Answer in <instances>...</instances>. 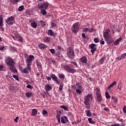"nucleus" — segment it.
Wrapping results in <instances>:
<instances>
[{
	"mask_svg": "<svg viewBox=\"0 0 126 126\" xmlns=\"http://www.w3.org/2000/svg\"><path fill=\"white\" fill-rule=\"evenodd\" d=\"M79 23L77 22L76 23H74L72 28V32L73 33H76L78 32V31H79Z\"/></svg>",
	"mask_w": 126,
	"mask_h": 126,
	"instance_id": "f257e3e1",
	"label": "nucleus"
},
{
	"mask_svg": "<svg viewBox=\"0 0 126 126\" xmlns=\"http://www.w3.org/2000/svg\"><path fill=\"white\" fill-rule=\"evenodd\" d=\"M103 37L108 45H110L114 42V39L112 38L111 35L103 36Z\"/></svg>",
	"mask_w": 126,
	"mask_h": 126,
	"instance_id": "f03ea898",
	"label": "nucleus"
},
{
	"mask_svg": "<svg viewBox=\"0 0 126 126\" xmlns=\"http://www.w3.org/2000/svg\"><path fill=\"white\" fill-rule=\"evenodd\" d=\"M40 4H38L37 6L38 8L39 9H47L49 7V2H46L45 3H43L42 4L40 5Z\"/></svg>",
	"mask_w": 126,
	"mask_h": 126,
	"instance_id": "7ed1b4c3",
	"label": "nucleus"
},
{
	"mask_svg": "<svg viewBox=\"0 0 126 126\" xmlns=\"http://www.w3.org/2000/svg\"><path fill=\"white\" fill-rule=\"evenodd\" d=\"M32 60H34V56L33 55H30L29 57L26 59V62L27 63V66H30Z\"/></svg>",
	"mask_w": 126,
	"mask_h": 126,
	"instance_id": "20e7f679",
	"label": "nucleus"
},
{
	"mask_svg": "<svg viewBox=\"0 0 126 126\" xmlns=\"http://www.w3.org/2000/svg\"><path fill=\"white\" fill-rule=\"evenodd\" d=\"M64 68L68 72H69L70 73H75V72H76V70L74 68H70L69 65H66L64 66Z\"/></svg>",
	"mask_w": 126,
	"mask_h": 126,
	"instance_id": "39448f33",
	"label": "nucleus"
},
{
	"mask_svg": "<svg viewBox=\"0 0 126 126\" xmlns=\"http://www.w3.org/2000/svg\"><path fill=\"white\" fill-rule=\"evenodd\" d=\"M5 22L7 23L8 25H13L14 23V18L13 17L11 16L6 20Z\"/></svg>",
	"mask_w": 126,
	"mask_h": 126,
	"instance_id": "423d86ee",
	"label": "nucleus"
},
{
	"mask_svg": "<svg viewBox=\"0 0 126 126\" xmlns=\"http://www.w3.org/2000/svg\"><path fill=\"white\" fill-rule=\"evenodd\" d=\"M74 51H73L72 50L70 49L68 51H67V57L68 58L73 60V59H74Z\"/></svg>",
	"mask_w": 126,
	"mask_h": 126,
	"instance_id": "0eeeda50",
	"label": "nucleus"
},
{
	"mask_svg": "<svg viewBox=\"0 0 126 126\" xmlns=\"http://www.w3.org/2000/svg\"><path fill=\"white\" fill-rule=\"evenodd\" d=\"M6 59H7V61H6L7 65L10 66L11 65H14L15 63L13 59L10 58H7Z\"/></svg>",
	"mask_w": 126,
	"mask_h": 126,
	"instance_id": "6e6552de",
	"label": "nucleus"
},
{
	"mask_svg": "<svg viewBox=\"0 0 126 126\" xmlns=\"http://www.w3.org/2000/svg\"><path fill=\"white\" fill-rule=\"evenodd\" d=\"M90 49H91V53L92 55H94V53H95V51H96V44L92 43L89 45Z\"/></svg>",
	"mask_w": 126,
	"mask_h": 126,
	"instance_id": "1a4fd4ad",
	"label": "nucleus"
},
{
	"mask_svg": "<svg viewBox=\"0 0 126 126\" xmlns=\"http://www.w3.org/2000/svg\"><path fill=\"white\" fill-rule=\"evenodd\" d=\"M51 77L53 80L56 82L57 84H60V83H61V82L58 80V77H57L55 74H51Z\"/></svg>",
	"mask_w": 126,
	"mask_h": 126,
	"instance_id": "9d476101",
	"label": "nucleus"
},
{
	"mask_svg": "<svg viewBox=\"0 0 126 126\" xmlns=\"http://www.w3.org/2000/svg\"><path fill=\"white\" fill-rule=\"evenodd\" d=\"M90 99L91 100L93 99V98L92 97V94H88L85 97V100L84 102L89 103V102H90Z\"/></svg>",
	"mask_w": 126,
	"mask_h": 126,
	"instance_id": "9b49d317",
	"label": "nucleus"
},
{
	"mask_svg": "<svg viewBox=\"0 0 126 126\" xmlns=\"http://www.w3.org/2000/svg\"><path fill=\"white\" fill-rule=\"evenodd\" d=\"M9 69L12 71V72L17 73V69H16V67L14 66V64L9 66Z\"/></svg>",
	"mask_w": 126,
	"mask_h": 126,
	"instance_id": "f8f14e48",
	"label": "nucleus"
},
{
	"mask_svg": "<svg viewBox=\"0 0 126 126\" xmlns=\"http://www.w3.org/2000/svg\"><path fill=\"white\" fill-rule=\"evenodd\" d=\"M29 71H31V66H27L24 69V73H29Z\"/></svg>",
	"mask_w": 126,
	"mask_h": 126,
	"instance_id": "ddd939ff",
	"label": "nucleus"
},
{
	"mask_svg": "<svg viewBox=\"0 0 126 126\" xmlns=\"http://www.w3.org/2000/svg\"><path fill=\"white\" fill-rule=\"evenodd\" d=\"M96 100L98 103H101L102 102V100H103V98H102V95L101 94H99L97 95H96Z\"/></svg>",
	"mask_w": 126,
	"mask_h": 126,
	"instance_id": "4468645a",
	"label": "nucleus"
},
{
	"mask_svg": "<svg viewBox=\"0 0 126 126\" xmlns=\"http://www.w3.org/2000/svg\"><path fill=\"white\" fill-rule=\"evenodd\" d=\"M48 32V35H49V36H51V37H56V35H57V33H54L52 30H49Z\"/></svg>",
	"mask_w": 126,
	"mask_h": 126,
	"instance_id": "2eb2a0df",
	"label": "nucleus"
},
{
	"mask_svg": "<svg viewBox=\"0 0 126 126\" xmlns=\"http://www.w3.org/2000/svg\"><path fill=\"white\" fill-rule=\"evenodd\" d=\"M122 40H123V38H122V37H120L118 39L116 40L114 43V45H116V46H118V45L120 44V42H121Z\"/></svg>",
	"mask_w": 126,
	"mask_h": 126,
	"instance_id": "dca6fc26",
	"label": "nucleus"
},
{
	"mask_svg": "<svg viewBox=\"0 0 126 126\" xmlns=\"http://www.w3.org/2000/svg\"><path fill=\"white\" fill-rule=\"evenodd\" d=\"M37 113H38V111H37L36 109H32V116L33 117H35L37 115Z\"/></svg>",
	"mask_w": 126,
	"mask_h": 126,
	"instance_id": "f3484780",
	"label": "nucleus"
},
{
	"mask_svg": "<svg viewBox=\"0 0 126 126\" xmlns=\"http://www.w3.org/2000/svg\"><path fill=\"white\" fill-rule=\"evenodd\" d=\"M3 26V19L2 18V15H0V27Z\"/></svg>",
	"mask_w": 126,
	"mask_h": 126,
	"instance_id": "a211bd4d",
	"label": "nucleus"
},
{
	"mask_svg": "<svg viewBox=\"0 0 126 126\" xmlns=\"http://www.w3.org/2000/svg\"><path fill=\"white\" fill-rule=\"evenodd\" d=\"M109 33H110V30L106 29L105 32H103V36L110 35V34H109Z\"/></svg>",
	"mask_w": 126,
	"mask_h": 126,
	"instance_id": "6ab92c4d",
	"label": "nucleus"
},
{
	"mask_svg": "<svg viewBox=\"0 0 126 126\" xmlns=\"http://www.w3.org/2000/svg\"><path fill=\"white\" fill-rule=\"evenodd\" d=\"M117 83L116 82V81H114L112 84H111L108 87H107V89H110V88H113V87H114V86H115V85H116V84Z\"/></svg>",
	"mask_w": 126,
	"mask_h": 126,
	"instance_id": "aec40b11",
	"label": "nucleus"
},
{
	"mask_svg": "<svg viewBox=\"0 0 126 126\" xmlns=\"http://www.w3.org/2000/svg\"><path fill=\"white\" fill-rule=\"evenodd\" d=\"M126 57V53H124V54H122L121 56H119L118 57V60H123V59H125Z\"/></svg>",
	"mask_w": 126,
	"mask_h": 126,
	"instance_id": "412c9836",
	"label": "nucleus"
},
{
	"mask_svg": "<svg viewBox=\"0 0 126 126\" xmlns=\"http://www.w3.org/2000/svg\"><path fill=\"white\" fill-rule=\"evenodd\" d=\"M81 62L84 63H87V59L85 57H82L81 58Z\"/></svg>",
	"mask_w": 126,
	"mask_h": 126,
	"instance_id": "4be33fe9",
	"label": "nucleus"
},
{
	"mask_svg": "<svg viewBox=\"0 0 126 126\" xmlns=\"http://www.w3.org/2000/svg\"><path fill=\"white\" fill-rule=\"evenodd\" d=\"M31 26L32 27V28H37V23L35 22L31 23Z\"/></svg>",
	"mask_w": 126,
	"mask_h": 126,
	"instance_id": "5701e85b",
	"label": "nucleus"
},
{
	"mask_svg": "<svg viewBox=\"0 0 126 126\" xmlns=\"http://www.w3.org/2000/svg\"><path fill=\"white\" fill-rule=\"evenodd\" d=\"M95 91H96V95H101V91H100V89L99 88H96Z\"/></svg>",
	"mask_w": 126,
	"mask_h": 126,
	"instance_id": "b1692460",
	"label": "nucleus"
},
{
	"mask_svg": "<svg viewBox=\"0 0 126 126\" xmlns=\"http://www.w3.org/2000/svg\"><path fill=\"white\" fill-rule=\"evenodd\" d=\"M86 113H87V117H92V114L91 113V111H90V110H86Z\"/></svg>",
	"mask_w": 126,
	"mask_h": 126,
	"instance_id": "393cba45",
	"label": "nucleus"
},
{
	"mask_svg": "<svg viewBox=\"0 0 126 126\" xmlns=\"http://www.w3.org/2000/svg\"><path fill=\"white\" fill-rule=\"evenodd\" d=\"M105 60H106L105 57H103L101 59H100V60L99 61V62L100 64H103V63H104Z\"/></svg>",
	"mask_w": 126,
	"mask_h": 126,
	"instance_id": "a878e982",
	"label": "nucleus"
},
{
	"mask_svg": "<svg viewBox=\"0 0 126 126\" xmlns=\"http://www.w3.org/2000/svg\"><path fill=\"white\" fill-rule=\"evenodd\" d=\"M25 95L28 98H30L32 96V93L27 92L25 94Z\"/></svg>",
	"mask_w": 126,
	"mask_h": 126,
	"instance_id": "bb28decb",
	"label": "nucleus"
},
{
	"mask_svg": "<svg viewBox=\"0 0 126 126\" xmlns=\"http://www.w3.org/2000/svg\"><path fill=\"white\" fill-rule=\"evenodd\" d=\"M56 119L58 120V123H61V116H60V114H59V113H57V114Z\"/></svg>",
	"mask_w": 126,
	"mask_h": 126,
	"instance_id": "cd10ccee",
	"label": "nucleus"
},
{
	"mask_svg": "<svg viewBox=\"0 0 126 126\" xmlns=\"http://www.w3.org/2000/svg\"><path fill=\"white\" fill-rule=\"evenodd\" d=\"M46 89V91H50V90H51L52 89V87H51L49 85H47L46 86V89Z\"/></svg>",
	"mask_w": 126,
	"mask_h": 126,
	"instance_id": "c85d7f7f",
	"label": "nucleus"
},
{
	"mask_svg": "<svg viewBox=\"0 0 126 126\" xmlns=\"http://www.w3.org/2000/svg\"><path fill=\"white\" fill-rule=\"evenodd\" d=\"M84 104L86 105L87 109H90V104H89V102H84Z\"/></svg>",
	"mask_w": 126,
	"mask_h": 126,
	"instance_id": "c756f323",
	"label": "nucleus"
},
{
	"mask_svg": "<svg viewBox=\"0 0 126 126\" xmlns=\"http://www.w3.org/2000/svg\"><path fill=\"white\" fill-rule=\"evenodd\" d=\"M39 22L41 23V27H45V26H46V23H45L44 21H43L42 20H40L39 21Z\"/></svg>",
	"mask_w": 126,
	"mask_h": 126,
	"instance_id": "7c9ffc66",
	"label": "nucleus"
},
{
	"mask_svg": "<svg viewBox=\"0 0 126 126\" xmlns=\"http://www.w3.org/2000/svg\"><path fill=\"white\" fill-rule=\"evenodd\" d=\"M10 1L12 3H17V2L20 1V0H10Z\"/></svg>",
	"mask_w": 126,
	"mask_h": 126,
	"instance_id": "2f4dec72",
	"label": "nucleus"
},
{
	"mask_svg": "<svg viewBox=\"0 0 126 126\" xmlns=\"http://www.w3.org/2000/svg\"><path fill=\"white\" fill-rule=\"evenodd\" d=\"M79 89H79V88H76V92L77 94H81L82 92L81 90H79Z\"/></svg>",
	"mask_w": 126,
	"mask_h": 126,
	"instance_id": "473e14b6",
	"label": "nucleus"
},
{
	"mask_svg": "<svg viewBox=\"0 0 126 126\" xmlns=\"http://www.w3.org/2000/svg\"><path fill=\"white\" fill-rule=\"evenodd\" d=\"M38 47L39 48V49H45L46 48V45L41 44L38 46Z\"/></svg>",
	"mask_w": 126,
	"mask_h": 126,
	"instance_id": "72a5a7b5",
	"label": "nucleus"
},
{
	"mask_svg": "<svg viewBox=\"0 0 126 126\" xmlns=\"http://www.w3.org/2000/svg\"><path fill=\"white\" fill-rule=\"evenodd\" d=\"M41 12L43 15H46L47 14V11H46V9H45L41 10Z\"/></svg>",
	"mask_w": 126,
	"mask_h": 126,
	"instance_id": "f704fd0d",
	"label": "nucleus"
},
{
	"mask_svg": "<svg viewBox=\"0 0 126 126\" xmlns=\"http://www.w3.org/2000/svg\"><path fill=\"white\" fill-rule=\"evenodd\" d=\"M105 97L106 99H110L111 98V95L109 94V93L108 92L105 93Z\"/></svg>",
	"mask_w": 126,
	"mask_h": 126,
	"instance_id": "c9c22d12",
	"label": "nucleus"
},
{
	"mask_svg": "<svg viewBox=\"0 0 126 126\" xmlns=\"http://www.w3.org/2000/svg\"><path fill=\"white\" fill-rule=\"evenodd\" d=\"M76 86H77L78 87L77 88H79V89H82V87L80 85V84L79 83H77L76 84Z\"/></svg>",
	"mask_w": 126,
	"mask_h": 126,
	"instance_id": "e433bc0d",
	"label": "nucleus"
},
{
	"mask_svg": "<svg viewBox=\"0 0 126 126\" xmlns=\"http://www.w3.org/2000/svg\"><path fill=\"white\" fill-rule=\"evenodd\" d=\"M23 9H24V5L20 6L18 8L19 11H22Z\"/></svg>",
	"mask_w": 126,
	"mask_h": 126,
	"instance_id": "4c0bfd02",
	"label": "nucleus"
},
{
	"mask_svg": "<svg viewBox=\"0 0 126 126\" xmlns=\"http://www.w3.org/2000/svg\"><path fill=\"white\" fill-rule=\"evenodd\" d=\"M88 121L90 124H92L93 125H94V124H95V122L92 121V118H89Z\"/></svg>",
	"mask_w": 126,
	"mask_h": 126,
	"instance_id": "58836bf2",
	"label": "nucleus"
},
{
	"mask_svg": "<svg viewBox=\"0 0 126 126\" xmlns=\"http://www.w3.org/2000/svg\"><path fill=\"white\" fill-rule=\"evenodd\" d=\"M13 78H15V79H16V80H17V81H19V78L18 77V76H17L16 75H13Z\"/></svg>",
	"mask_w": 126,
	"mask_h": 126,
	"instance_id": "ea45409f",
	"label": "nucleus"
},
{
	"mask_svg": "<svg viewBox=\"0 0 126 126\" xmlns=\"http://www.w3.org/2000/svg\"><path fill=\"white\" fill-rule=\"evenodd\" d=\"M36 65L38 67H40V68L42 67V65L41 64V63L39 62H36Z\"/></svg>",
	"mask_w": 126,
	"mask_h": 126,
	"instance_id": "a19ab883",
	"label": "nucleus"
},
{
	"mask_svg": "<svg viewBox=\"0 0 126 126\" xmlns=\"http://www.w3.org/2000/svg\"><path fill=\"white\" fill-rule=\"evenodd\" d=\"M83 32H89V28H85L83 29Z\"/></svg>",
	"mask_w": 126,
	"mask_h": 126,
	"instance_id": "79ce46f5",
	"label": "nucleus"
},
{
	"mask_svg": "<svg viewBox=\"0 0 126 126\" xmlns=\"http://www.w3.org/2000/svg\"><path fill=\"white\" fill-rule=\"evenodd\" d=\"M62 109H63L65 110V111H67V110H68V108H67V107H65V106L64 105H62L61 106Z\"/></svg>",
	"mask_w": 126,
	"mask_h": 126,
	"instance_id": "37998d69",
	"label": "nucleus"
},
{
	"mask_svg": "<svg viewBox=\"0 0 126 126\" xmlns=\"http://www.w3.org/2000/svg\"><path fill=\"white\" fill-rule=\"evenodd\" d=\"M61 123H62V124H65V120H64V117H61Z\"/></svg>",
	"mask_w": 126,
	"mask_h": 126,
	"instance_id": "c03bdc74",
	"label": "nucleus"
},
{
	"mask_svg": "<svg viewBox=\"0 0 126 126\" xmlns=\"http://www.w3.org/2000/svg\"><path fill=\"white\" fill-rule=\"evenodd\" d=\"M14 35L15 37L17 38V39L19 38V37H20L21 36L19 34H18V32H16Z\"/></svg>",
	"mask_w": 126,
	"mask_h": 126,
	"instance_id": "a18cd8bd",
	"label": "nucleus"
},
{
	"mask_svg": "<svg viewBox=\"0 0 126 126\" xmlns=\"http://www.w3.org/2000/svg\"><path fill=\"white\" fill-rule=\"evenodd\" d=\"M42 115H47L48 114V111L46 110H43L42 112Z\"/></svg>",
	"mask_w": 126,
	"mask_h": 126,
	"instance_id": "49530a36",
	"label": "nucleus"
},
{
	"mask_svg": "<svg viewBox=\"0 0 126 126\" xmlns=\"http://www.w3.org/2000/svg\"><path fill=\"white\" fill-rule=\"evenodd\" d=\"M63 84H61L60 85V87H59V90L60 91H62V90H63Z\"/></svg>",
	"mask_w": 126,
	"mask_h": 126,
	"instance_id": "de8ad7c7",
	"label": "nucleus"
},
{
	"mask_svg": "<svg viewBox=\"0 0 126 126\" xmlns=\"http://www.w3.org/2000/svg\"><path fill=\"white\" fill-rule=\"evenodd\" d=\"M117 126H126V123H125V122L121 123V125H120L119 124H117Z\"/></svg>",
	"mask_w": 126,
	"mask_h": 126,
	"instance_id": "09e8293b",
	"label": "nucleus"
},
{
	"mask_svg": "<svg viewBox=\"0 0 126 126\" xmlns=\"http://www.w3.org/2000/svg\"><path fill=\"white\" fill-rule=\"evenodd\" d=\"M94 43H99V39L98 38H94Z\"/></svg>",
	"mask_w": 126,
	"mask_h": 126,
	"instance_id": "8fccbe9b",
	"label": "nucleus"
},
{
	"mask_svg": "<svg viewBox=\"0 0 126 126\" xmlns=\"http://www.w3.org/2000/svg\"><path fill=\"white\" fill-rule=\"evenodd\" d=\"M27 88H29V89H33V87L31 86V85H27Z\"/></svg>",
	"mask_w": 126,
	"mask_h": 126,
	"instance_id": "3c124183",
	"label": "nucleus"
},
{
	"mask_svg": "<svg viewBox=\"0 0 126 126\" xmlns=\"http://www.w3.org/2000/svg\"><path fill=\"white\" fill-rule=\"evenodd\" d=\"M59 78H64V75L63 74H61L59 76Z\"/></svg>",
	"mask_w": 126,
	"mask_h": 126,
	"instance_id": "603ef678",
	"label": "nucleus"
},
{
	"mask_svg": "<svg viewBox=\"0 0 126 126\" xmlns=\"http://www.w3.org/2000/svg\"><path fill=\"white\" fill-rule=\"evenodd\" d=\"M17 39L18 40L19 42H22V41H23V40L22 39V37H21V36L18 37Z\"/></svg>",
	"mask_w": 126,
	"mask_h": 126,
	"instance_id": "864d4df0",
	"label": "nucleus"
},
{
	"mask_svg": "<svg viewBox=\"0 0 126 126\" xmlns=\"http://www.w3.org/2000/svg\"><path fill=\"white\" fill-rule=\"evenodd\" d=\"M50 51L51 53L53 54V55H54V54H55V52H56V50H55V49H51L50 50Z\"/></svg>",
	"mask_w": 126,
	"mask_h": 126,
	"instance_id": "5fc2aeb1",
	"label": "nucleus"
},
{
	"mask_svg": "<svg viewBox=\"0 0 126 126\" xmlns=\"http://www.w3.org/2000/svg\"><path fill=\"white\" fill-rule=\"evenodd\" d=\"M95 31V30L93 28H91V29L89 28V32H94Z\"/></svg>",
	"mask_w": 126,
	"mask_h": 126,
	"instance_id": "6e6d98bb",
	"label": "nucleus"
},
{
	"mask_svg": "<svg viewBox=\"0 0 126 126\" xmlns=\"http://www.w3.org/2000/svg\"><path fill=\"white\" fill-rule=\"evenodd\" d=\"M64 119L65 120V121L66 123H67L68 122V119H67V117L64 116H63Z\"/></svg>",
	"mask_w": 126,
	"mask_h": 126,
	"instance_id": "4d7b16f0",
	"label": "nucleus"
},
{
	"mask_svg": "<svg viewBox=\"0 0 126 126\" xmlns=\"http://www.w3.org/2000/svg\"><path fill=\"white\" fill-rule=\"evenodd\" d=\"M123 112L125 114H126V106H124L123 107Z\"/></svg>",
	"mask_w": 126,
	"mask_h": 126,
	"instance_id": "13d9d810",
	"label": "nucleus"
},
{
	"mask_svg": "<svg viewBox=\"0 0 126 126\" xmlns=\"http://www.w3.org/2000/svg\"><path fill=\"white\" fill-rule=\"evenodd\" d=\"M18 119H19V117H16V118L14 119L15 123H17Z\"/></svg>",
	"mask_w": 126,
	"mask_h": 126,
	"instance_id": "bf43d9fd",
	"label": "nucleus"
},
{
	"mask_svg": "<svg viewBox=\"0 0 126 126\" xmlns=\"http://www.w3.org/2000/svg\"><path fill=\"white\" fill-rule=\"evenodd\" d=\"M20 70V71L22 72V73H24V69L21 68V67H19Z\"/></svg>",
	"mask_w": 126,
	"mask_h": 126,
	"instance_id": "052dcab7",
	"label": "nucleus"
},
{
	"mask_svg": "<svg viewBox=\"0 0 126 126\" xmlns=\"http://www.w3.org/2000/svg\"><path fill=\"white\" fill-rule=\"evenodd\" d=\"M46 79L48 81H51L52 80V78L51 77L48 76L46 77Z\"/></svg>",
	"mask_w": 126,
	"mask_h": 126,
	"instance_id": "680f3d73",
	"label": "nucleus"
},
{
	"mask_svg": "<svg viewBox=\"0 0 126 126\" xmlns=\"http://www.w3.org/2000/svg\"><path fill=\"white\" fill-rule=\"evenodd\" d=\"M51 26L52 27H56V26H57V25L54 23H51Z\"/></svg>",
	"mask_w": 126,
	"mask_h": 126,
	"instance_id": "e2e57ef3",
	"label": "nucleus"
},
{
	"mask_svg": "<svg viewBox=\"0 0 126 126\" xmlns=\"http://www.w3.org/2000/svg\"><path fill=\"white\" fill-rule=\"evenodd\" d=\"M60 55H61V52H58L56 54V57H60Z\"/></svg>",
	"mask_w": 126,
	"mask_h": 126,
	"instance_id": "0e129e2a",
	"label": "nucleus"
},
{
	"mask_svg": "<svg viewBox=\"0 0 126 126\" xmlns=\"http://www.w3.org/2000/svg\"><path fill=\"white\" fill-rule=\"evenodd\" d=\"M114 103H115V104H117L118 103V98H114Z\"/></svg>",
	"mask_w": 126,
	"mask_h": 126,
	"instance_id": "69168bd1",
	"label": "nucleus"
},
{
	"mask_svg": "<svg viewBox=\"0 0 126 126\" xmlns=\"http://www.w3.org/2000/svg\"><path fill=\"white\" fill-rule=\"evenodd\" d=\"M71 63H72L73 64H74V65H75V66H77V63H76V62H72Z\"/></svg>",
	"mask_w": 126,
	"mask_h": 126,
	"instance_id": "338daca9",
	"label": "nucleus"
},
{
	"mask_svg": "<svg viewBox=\"0 0 126 126\" xmlns=\"http://www.w3.org/2000/svg\"><path fill=\"white\" fill-rule=\"evenodd\" d=\"M3 68V65H0V71H2Z\"/></svg>",
	"mask_w": 126,
	"mask_h": 126,
	"instance_id": "774afa93",
	"label": "nucleus"
}]
</instances>
